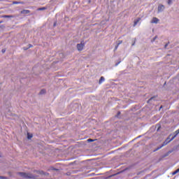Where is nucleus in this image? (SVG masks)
Instances as JSON below:
<instances>
[{"label": "nucleus", "instance_id": "nucleus-1", "mask_svg": "<svg viewBox=\"0 0 179 179\" xmlns=\"http://www.w3.org/2000/svg\"><path fill=\"white\" fill-rule=\"evenodd\" d=\"M179 134V129H177L175 132H173V134L169 135V136L164 141L163 144L158 148H157L155 150H153V152H157V150H160L163 146H166V145H169L171 141L176 138L177 135Z\"/></svg>", "mask_w": 179, "mask_h": 179}, {"label": "nucleus", "instance_id": "nucleus-2", "mask_svg": "<svg viewBox=\"0 0 179 179\" xmlns=\"http://www.w3.org/2000/svg\"><path fill=\"white\" fill-rule=\"evenodd\" d=\"M19 176L22 177V178H29V179H35L36 176H33L31 173L19 172L17 173Z\"/></svg>", "mask_w": 179, "mask_h": 179}, {"label": "nucleus", "instance_id": "nucleus-3", "mask_svg": "<svg viewBox=\"0 0 179 179\" xmlns=\"http://www.w3.org/2000/svg\"><path fill=\"white\" fill-rule=\"evenodd\" d=\"M85 48V42L82 41L80 43L77 44V50L82 51Z\"/></svg>", "mask_w": 179, "mask_h": 179}, {"label": "nucleus", "instance_id": "nucleus-4", "mask_svg": "<svg viewBox=\"0 0 179 179\" xmlns=\"http://www.w3.org/2000/svg\"><path fill=\"white\" fill-rule=\"evenodd\" d=\"M164 10V6L163 4H160L158 6V12H163Z\"/></svg>", "mask_w": 179, "mask_h": 179}, {"label": "nucleus", "instance_id": "nucleus-5", "mask_svg": "<svg viewBox=\"0 0 179 179\" xmlns=\"http://www.w3.org/2000/svg\"><path fill=\"white\" fill-rule=\"evenodd\" d=\"M20 13L22 15H27V14L30 13V10H21Z\"/></svg>", "mask_w": 179, "mask_h": 179}, {"label": "nucleus", "instance_id": "nucleus-6", "mask_svg": "<svg viewBox=\"0 0 179 179\" xmlns=\"http://www.w3.org/2000/svg\"><path fill=\"white\" fill-rule=\"evenodd\" d=\"M151 23H159V19L156 17H154L151 21Z\"/></svg>", "mask_w": 179, "mask_h": 179}, {"label": "nucleus", "instance_id": "nucleus-7", "mask_svg": "<svg viewBox=\"0 0 179 179\" xmlns=\"http://www.w3.org/2000/svg\"><path fill=\"white\" fill-rule=\"evenodd\" d=\"M139 22H141V17H138L136 20H134V27H135V26H136V24H138V23H139Z\"/></svg>", "mask_w": 179, "mask_h": 179}, {"label": "nucleus", "instance_id": "nucleus-8", "mask_svg": "<svg viewBox=\"0 0 179 179\" xmlns=\"http://www.w3.org/2000/svg\"><path fill=\"white\" fill-rule=\"evenodd\" d=\"M23 3H24L23 1H13V5H19V4L23 5Z\"/></svg>", "mask_w": 179, "mask_h": 179}, {"label": "nucleus", "instance_id": "nucleus-9", "mask_svg": "<svg viewBox=\"0 0 179 179\" xmlns=\"http://www.w3.org/2000/svg\"><path fill=\"white\" fill-rule=\"evenodd\" d=\"M104 80H106V79L104 78V77L101 76L99 79V84L101 85L102 83L104 82Z\"/></svg>", "mask_w": 179, "mask_h": 179}, {"label": "nucleus", "instance_id": "nucleus-10", "mask_svg": "<svg viewBox=\"0 0 179 179\" xmlns=\"http://www.w3.org/2000/svg\"><path fill=\"white\" fill-rule=\"evenodd\" d=\"M1 17H4L6 19H8V18L15 17V16L14 15H3V16H1Z\"/></svg>", "mask_w": 179, "mask_h": 179}, {"label": "nucleus", "instance_id": "nucleus-11", "mask_svg": "<svg viewBox=\"0 0 179 179\" xmlns=\"http://www.w3.org/2000/svg\"><path fill=\"white\" fill-rule=\"evenodd\" d=\"M45 9H47V8L43 7V8H38V10H45Z\"/></svg>", "mask_w": 179, "mask_h": 179}, {"label": "nucleus", "instance_id": "nucleus-12", "mask_svg": "<svg viewBox=\"0 0 179 179\" xmlns=\"http://www.w3.org/2000/svg\"><path fill=\"white\" fill-rule=\"evenodd\" d=\"M40 94H45V90H42L40 92Z\"/></svg>", "mask_w": 179, "mask_h": 179}, {"label": "nucleus", "instance_id": "nucleus-13", "mask_svg": "<svg viewBox=\"0 0 179 179\" xmlns=\"http://www.w3.org/2000/svg\"><path fill=\"white\" fill-rule=\"evenodd\" d=\"M27 138H28V139H31V138H33V135H31V134L30 135L28 134Z\"/></svg>", "mask_w": 179, "mask_h": 179}, {"label": "nucleus", "instance_id": "nucleus-14", "mask_svg": "<svg viewBox=\"0 0 179 179\" xmlns=\"http://www.w3.org/2000/svg\"><path fill=\"white\" fill-rule=\"evenodd\" d=\"M120 44H122V41H117V45H120Z\"/></svg>", "mask_w": 179, "mask_h": 179}, {"label": "nucleus", "instance_id": "nucleus-15", "mask_svg": "<svg viewBox=\"0 0 179 179\" xmlns=\"http://www.w3.org/2000/svg\"><path fill=\"white\" fill-rule=\"evenodd\" d=\"M94 141H96V140H93L92 138H90V139L87 140V142H94Z\"/></svg>", "mask_w": 179, "mask_h": 179}, {"label": "nucleus", "instance_id": "nucleus-16", "mask_svg": "<svg viewBox=\"0 0 179 179\" xmlns=\"http://www.w3.org/2000/svg\"><path fill=\"white\" fill-rule=\"evenodd\" d=\"M119 46H120V45H117L115 46V49H114V51H117V50H118V47H119Z\"/></svg>", "mask_w": 179, "mask_h": 179}, {"label": "nucleus", "instance_id": "nucleus-17", "mask_svg": "<svg viewBox=\"0 0 179 179\" xmlns=\"http://www.w3.org/2000/svg\"><path fill=\"white\" fill-rule=\"evenodd\" d=\"M153 99H155L154 97H151L148 101H147V103H150V101L151 100H153Z\"/></svg>", "mask_w": 179, "mask_h": 179}, {"label": "nucleus", "instance_id": "nucleus-18", "mask_svg": "<svg viewBox=\"0 0 179 179\" xmlns=\"http://www.w3.org/2000/svg\"><path fill=\"white\" fill-rule=\"evenodd\" d=\"M171 2H173L172 0H168V4H169V5H171Z\"/></svg>", "mask_w": 179, "mask_h": 179}, {"label": "nucleus", "instance_id": "nucleus-19", "mask_svg": "<svg viewBox=\"0 0 179 179\" xmlns=\"http://www.w3.org/2000/svg\"><path fill=\"white\" fill-rule=\"evenodd\" d=\"M175 173H176V174H177L178 173H179V169H176V170L175 171Z\"/></svg>", "mask_w": 179, "mask_h": 179}, {"label": "nucleus", "instance_id": "nucleus-20", "mask_svg": "<svg viewBox=\"0 0 179 179\" xmlns=\"http://www.w3.org/2000/svg\"><path fill=\"white\" fill-rule=\"evenodd\" d=\"M53 26H54V27H55L57 26V22H54Z\"/></svg>", "mask_w": 179, "mask_h": 179}, {"label": "nucleus", "instance_id": "nucleus-21", "mask_svg": "<svg viewBox=\"0 0 179 179\" xmlns=\"http://www.w3.org/2000/svg\"><path fill=\"white\" fill-rule=\"evenodd\" d=\"M1 51H2L3 54V53H5V52H6V50L5 49H3Z\"/></svg>", "mask_w": 179, "mask_h": 179}, {"label": "nucleus", "instance_id": "nucleus-22", "mask_svg": "<svg viewBox=\"0 0 179 179\" xmlns=\"http://www.w3.org/2000/svg\"><path fill=\"white\" fill-rule=\"evenodd\" d=\"M0 178H1V179H6V178H5L3 176H0Z\"/></svg>", "mask_w": 179, "mask_h": 179}, {"label": "nucleus", "instance_id": "nucleus-23", "mask_svg": "<svg viewBox=\"0 0 179 179\" xmlns=\"http://www.w3.org/2000/svg\"><path fill=\"white\" fill-rule=\"evenodd\" d=\"M172 174H173V176H176V174H177V173H176V171H173Z\"/></svg>", "mask_w": 179, "mask_h": 179}, {"label": "nucleus", "instance_id": "nucleus-24", "mask_svg": "<svg viewBox=\"0 0 179 179\" xmlns=\"http://www.w3.org/2000/svg\"><path fill=\"white\" fill-rule=\"evenodd\" d=\"M167 45H169V43H166V45H165V48H167Z\"/></svg>", "mask_w": 179, "mask_h": 179}, {"label": "nucleus", "instance_id": "nucleus-25", "mask_svg": "<svg viewBox=\"0 0 179 179\" xmlns=\"http://www.w3.org/2000/svg\"><path fill=\"white\" fill-rule=\"evenodd\" d=\"M29 48H31V47H33V45H29Z\"/></svg>", "mask_w": 179, "mask_h": 179}, {"label": "nucleus", "instance_id": "nucleus-26", "mask_svg": "<svg viewBox=\"0 0 179 179\" xmlns=\"http://www.w3.org/2000/svg\"><path fill=\"white\" fill-rule=\"evenodd\" d=\"M157 38V36H155V38H154V41H155V40H156Z\"/></svg>", "mask_w": 179, "mask_h": 179}, {"label": "nucleus", "instance_id": "nucleus-27", "mask_svg": "<svg viewBox=\"0 0 179 179\" xmlns=\"http://www.w3.org/2000/svg\"><path fill=\"white\" fill-rule=\"evenodd\" d=\"M118 64H120V62L117 63V64H115V66H117Z\"/></svg>", "mask_w": 179, "mask_h": 179}, {"label": "nucleus", "instance_id": "nucleus-28", "mask_svg": "<svg viewBox=\"0 0 179 179\" xmlns=\"http://www.w3.org/2000/svg\"><path fill=\"white\" fill-rule=\"evenodd\" d=\"M1 23H3V21H0V24H1Z\"/></svg>", "mask_w": 179, "mask_h": 179}, {"label": "nucleus", "instance_id": "nucleus-29", "mask_svg": "<svg viewBox=\"0 0 179 179\" xmlns=\"http://www.w3.org/2000/svg\"><path fill=\"white\" fill-rule=\"evenodd\" d=\"M121 114V112H118V115Z\"/></svg>", "mask_w": 179, "mask_h": 179}, {"label": "nucleus", "instance_id": "nucleus-30", "mask_svg": "<svg viewBox=\"0 0 179 179\" xmlns=\"http://www.w3.org/2000/svg\"><path fill=\"white\" fill-rule=\"evenodd\" d=\"M29 48H24V50H28Z\"/></svg>", "mask_w": 179, "mask_h": 179}, {"label": "nucleus", "instance_id": "nucleus-31", "mask_svg": "<svg viewBox=\"0 0 179 179\" xmlns=\"http://www.w3.org/2000/svg\"><path fill=\"white\" fill-rule=\"evenodd\" d=\"M132 45H135V43H133Z\"/></svg>", "mask_w": 179, "mask_h": 179}, {"label": "nucleus", "instance_id": "nucleus-32", "mask_svg": "<svg viewBox=\"0 0 179 179\" xmlns=\"http://www.w3.org/2000/svg\"><path fill=\"white\" fill-rule=\"evenodd\" d=\"M0 1H5V0H0Z\"/></svg>", "mask_w": 179, "mask_h": 179}]
</instances>
